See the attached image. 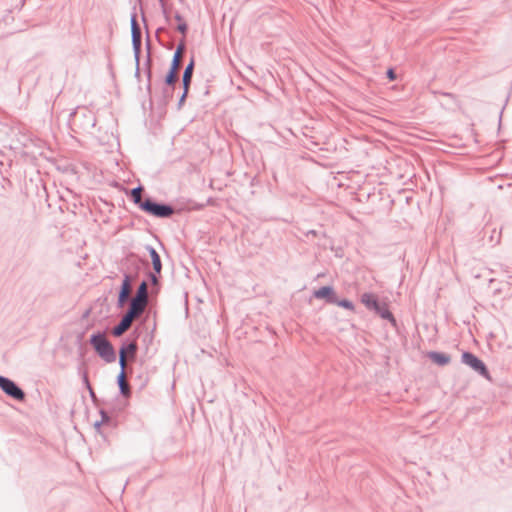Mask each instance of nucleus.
<instances>
[{
  "label": "nucleus",
  "instance_id": "nucleus-1",
  "mask_svg": "<svg viewBox=\"0 0 512 512\" xmlns=\"http://www.w3.org/2000/svg\"><path fill=\"white\" fill-rule=\"evenodd\" d=\"M90 344L96 353L106 362L113 363L116 361V352L112 344L107 340L104 334L97 333L90 337Z\"/></svg>",
  "mask_w": 512,
  "mask_h": 512
},
{
  "label": "nucleus",
  "instance_id": "nucleus-2",
  "mask_svg": "<svg viewBox=\"0 0 512 512\" xmlns=\"http://www.w3.org/2000/svg\"><path fill=\"white\" fill-rule=\"evenodd\" d=\"M141 210L158 218H169L174 214V208L171 205L155 202L151 198H146L141 203Z\"/></svg>",
  "mask_w": 512,
  "mask_h": 512
},
{
  "label": "nucleus",
  "instance_id": "nucleus-3",
  "mask_svg": "<svg viewBox=\"0 0 512 512\" xmlns=\"http://www.w3.org/2000/svg\"><path fill=\"white\" fill-rule=\"evenodd\" d=\"M461 361L462 363L472 368L475 372L480 374L482 377H484L486 380L492 381L491 375L485 363L473 353L464 352L461 356Z\"/></svg>",
  "mask_w": 512,
  "mask_h": 512
},
{
  "label": "nucleus",
  "instance_id": "nucleus-4",
  "mask_svg": "<svg viewBox=\"0 0 512 512\" xmlns=\"http://www.w3.org/2000/svg\"><path fill=\"white\" fill-rule=\"evenodd\" d=\"M132 48L136 61V76L139 75V62L141 53V29L136 19V14L131 16Z\"/></svg>",
  "mask_w": 512,
  "mask_h": 512
},
{
  "label": "nucleus",
  "instance_id": "nucleus-5",
  "mask_svg": "<svg viewBox=\"0 0 512 512\" xmlns=\"http://www.w3.org/2000/svg\"><path fill=\"white\" fill-rule=\"evenodd\" d=\"M0 388L6 395L17 401L25 399V392L14 381L2 375H0Z\"/></svg>",
  "mask_w": 512,
  "mask_h": 512
},
{
  "label": "nucleus",
  "instance_id": "nucleus-6",
  "mask_svg": "<svg viewBox=\"0 0 512 512\" xmlns=\"http://www.w3.org/2000/svg\"><path fill=\"white\" fill-rule=\"evenodd\" d=\"M132 291L131 277L128 274H124V278L122 284L120 286L117 306L122 308L130 298V294Z\"/></svg>",
  "mask_w": 512,
  "mask_h": 512
},
{
  "label": "nucleus",
  "instance_id": "nucleus-7",
  "mask_svg": "<svg viewBox=\"0 0 512 512\" xmlns=\"http://www.w3.org/2000/svg\"><path fill=\"white\" fill-rule=\"evenodd\" d=\"M148 303L139 299L131 298L126 313L133 318H139L145 311Z\"/></svg>",
  "mask_w": 512,
  "mask_h": 512
},
{
  "label": "nucleus",
  "instance_id": "nucleus-8",
  "mask_svg": "<svg viewBox=\"0 0 512 512\" xmlns=\"http://www.w3.org/2000/svg\"><path fill=\"white\" fill-rule=\"evenodd\" d=\"M314 296L318 299L325 298L328 303L333 304L336 301V293L331 286H323L314 291Z\"/></svg>",
  "mask_w": 512,
  "mask_h": 512
},
{
  "label": "nucleus",
  "instance_id": "nucleus-9",
  "mask_svg": "<svg viewBox=\"0 0 512 512\" xmlns=\"http://www.w3.org/2000/svg\"><path fill=\"white\" fill-rule=\"evenodd\" d=\"M117 384L122 396L129 397L131 395V388L126 380V372H123V370H120L117 376Z\"/></svg>",
  "mask_w": 512,
  "mask_h": 512
},
{
  "label": "nucleus",
  "instance_id": "nucleus-10",
  "mask_svg": "<svg viewBox=\"0 0 512 512\" xmlns=\"http://www.w3.org/2000/svg\"><path fill=\"white\" fill-rule=\"evenodd\" d=\"M194 65H195L194 58H191L190 62L186 65L185 70L182 75V85H183V88H185L186 90H189V88H190L193 71H194Z\"/></svg>",
  "mask_w": 512,
  "mask_h": 512
},
{
  "label": "nucleus",
  "instance_id": "nucleus-11",
  "mask_svg": "<svg viewBox=\"0 0 512 512\" xmlns=\"http://www.w3.org/2000/svg\"><path fill=\"white\" fill-rule=\"evenodd\" d=\"M373 311L379 315L382 319L390 321L393 326L396 325V320L393 316V314L390 312L387 304L385 303H379L377 309H373Z\"/></svg>",
  "mask_w": 512,
  "mask_h": 512
},
{
  "label": "nucleus",
  "instance_id": "nucleus-12",
  "mask_svg": "<svg viewBox=\"0 0 512 512\" xmlns=\"http://www.w3.org/2000/svg\"><path fill=\"white\" fill-rule=\"evenodd\" d=\"M138 350L136 341L124 342L119 350V354L123 353L126 358H135Z\"/></svg>",
  "mask_w": 512,
  "mask_h": 512
},
{
  "label": "nucleus",
  "instance_id": "nucleus-13",
  "mask_svg": "<svg viewBox=\"0 0 512 512\" xmlns=\"http://www.w3.org/2000/svg\"><path fill=\"white\" fill-rule=\"evenodd\" d=\"M429 359L437 365L444 366L450 363L451 358L448 354L431 351L428 353Z\"/></svg>",
  "mask_w": 512,
  "mask_h": 512
},
{
  "label": "nucleus",
  "instance_id": "nucleus-14",
  "mask_svg": "<svg viewBox=\"0 0 512 512\" xmlns=\"http://www.w3.org/2000/svg\"><path fill=\"white\" fill-rule=\"evenodd\" d=\"M147 250L151 257L153 270L155 271V273L160 274L161 270H162V262H161V258L159 256L158 252L152 246H147Z\"/></svg>",
  "mask_w": 512,
  "mask_h": 512
},
{
  "label": "nucleus",
  "instance_id": "nucleus-15",
  "mask_svg": "<svg viewBox=\"0 0 512 512\" xmlns=\"http://www.w3.org/2000/svg\"><path fill=\"white\" fill-rule=\"evenodd\" d=\"M361 302L366 306L367 309L372 310L378 308V298L373 293H364L361 295Z\"/></svg>",
  "mask_w": 512,
  "mask_h": 512
},
{
  "label": "nucleus",
  "instance_id": "nucleus-16",
  "mask_svg": "<svg viewBox=\"0 0 512 512\" xmlns=\"http://www.w3.org/2000/svg\"><path fill=\"white\" fill-rule=\"evenodd\" d=\"M184 50H185V44H184V41H181L178 44L176 51L174 52L170 67L176 68V69L180 68L181 58H182V54H183Z\"/></svg>",
  "mask_w": 512,
  "mask_h": 512
},
{
  "label": "nucleus",
  "instance_id": "nucleus-17",
  "mask_svg": "<svg viewBox=\"0 0 512 512\" xmlns=\"http://www.w3.org/2000/svg\"><path fill=\"white\" fill-rule=\"evenodd\" d=\"M178 71L179 69L170 67L167 75L165 76V84L171 88L170 95H172L175 84L178 80Z\"/></svg>",
  "mask_w": 512,
  "mask_h": 512
},
{
  "label": "nucleus",
  "instance_id": "nucleus-18",
  "mask_svg": "<svg viewBox=\"0 0 512 512\" xmlns=\"http://www.w3.org/2000/svg\"><path fill=\"white\" fill-rule=\"evenodd\" d=\"M133 298L139 299V300H142V301L148 303V301H149L148 284L146 281H142L140 283V285L138 286V288L136 290V294Z\"/></svg>",
  "mask_w": 512,
  "mask_h": 512
},
{
  "label": "nucleus",
  "instance_id": "nucleus-19",
  "mask_svg": "<svg viewBox=\"0 0 512 512\" xmlns=\"http://www.w3.org/2000/svg\"><path fill=\"white\" fill-rule=\"evenodd\" d=\"M142 191H143V188L141 186L135 187L131 190L132 200L136 205L139 206L140 209H141V203L144 202V200L142 199Z\"/></svg>",
  "mask_w": 512,
  "mask_h": 512
},
{
  "label": "nucleus",
  "instance_id": "nucleus-20",
  "mask_svg": "<svg viewBox=\"0 0 512 512\" xmlns=\"http://www.w3.org/2000/svg\"><path fill=\"white\" fill-rule=\"evenodd\" d=\"M147 49H148L147 60H146V74H147V79H148L147 89L150 90L151 89L152 72H151V55H150V43L149 42H147Z\"/></svg>",
  "mask_w": 512,
  "mask_h": 512
},
{
  "label": "nucleus",
  "instance_id": "nucleus-21",
  "mask_svg": "<svg viewBox=\"0 0 512 512\" xmlns=\"http://www.w3.org/2000/svg\"><path fill=\"white\" fill-rule=\"evenodd\" d=\"M174 18L176 21H178L177 30L182 34H185L187 32L188 26L183 20V17L179 13H176Z\"/></svg>",
  "mask_w": 512,
  "mask_h": 512
},
{
  "label": "nucleus",
  "instance_id": "nucleus-22",
  "mask_svg": "<svg viewBox=\"0 0 512 512\" xmlns=\"http://www.w3.org/2000/svg\"><path fill=\"white\" fill-rule=\"evenodd\" d=\"M333 304H336V305H338L340 307H343V308H345L347 310H350V311L354 310L353 302L348 300V299L339 300L338 297H336V301Z\"/></svg>",
  "mask_w": 512,
  "mask_h": 512
},
{
  "label": "nucleus",
  "instance_id": "nucleus-23",
  "mask_svg": "<svg viewBox=\"0 0 512 512\" xmlns=\"http://www.w3.org/2000/svg\"><path fill=\"white\" fill-rule=\"evenodd\" d=\"M135 320V318H133L132 316L128 315L127 313H125L121 320H120V325L123 326L124 329H126V331L131 327L133 321Z\"/></svg>",
  "mask_w": 512,
  "mask_h": 512
},
{
  "label": "nucleus",
  "instance_id": "nucleus-24",
  "mask_svg": "<svg viewBox=\"0 0 512 512\" xmlns=\"http://www.w3.org/2000/svg\"><path fill=\"white\" fill-rule=\"evenodd\" d=\"M135 320V318H133L132 316L128 315L127 313H125L121 320H120V325L123 326L124 329H126V331L131 327L133 321Z\"/></svg>",
  "mask_w": 512,
  "mask_h": 512
},
{
  "label": "nucleus",
  "instance_id": "nucleus-25",
  "mask_svg": "<svg viewBox=\"0 0 512 512\" xmlns=\"http://www.w3.org/2000/svg\"><path fill=\"white\" fill-rule=\"evenodd\" d=\"M100 415H101V420L99 422L95 423V427L96 428H98L101 424H106V423H109L111 421L110 416L104 410L100 411Z\"/></svg>",
  "mask_w": 512,
  "mask_h": 512
},
{
  "label": "nucleus",
  "instance_id": "nucleus-26",
  "mask_svg": "<svg viewBox=\"0 0 512 512\" xmlns=\"http://www.w3.org/2000/svg\"><path fill=\"white\" fill-rule=\"evenodd\" d=\"M126 332V329L123 328L122 325H120V323H118L116 326L113 327L112 329V334L113 336L115 337H120L122 336L124 333Z\"/></svg>",
  "mask_w": 512,
  "mask_h": 512
},
{
  "label": "nucleus",
  "instance_id": "nucleus-27",
  "mask_svg": "<svg viewBox=\"0 0 512 512\" xmlns=\"http://www.w3.org/2000/svg\"><path fill=\"white\" fill-rule=\"evenodd\" d=\"M188 92H189V90H186L185 88H183V93H182V95H181V97H180V99L178 101V109L179 110L182 108V106H183V104H184V102L186 100V97L188 95Z\"/></svg>",
  "mask_w": 512,
  "mask_h": 512
},
{
  "label": "nucleus",
  "instance_id": "nucleus-28",
  "mask_svg": "<svg viewBox=\"0 0 512 512\" xmlns=\"http://www.w3.org/2000/svg\"><path fill=\"white\" fill-rule=\"evenodd\" d=\"M126 360H127V358L125 357V355L123 353H120L119 365H120V370H123V372H125V369H126Z\"/></svg>",
  "mask_w": 512,
  "mask_h": 512
},
{
  "label": "nucleus",
  "instance_id": "nucleus-29",
  "mask_svg": "<svg viewBox=\"0 0 512 512\" xmlns=\"http://www.w3.org/2000/svg\"><path fill=\"white\" fill-rule=\"evenodd\" d=\"M83 378H84V382L86 383L87 388L89 389L91 397H95L94 391H93V389H92V387H91V385L89 383V380H88V377H87L86 373L84 374Z\"/></svg>",
  "mask_w": 512,
  "mask_h": 512
},
{
  "label": "nucleus",
  "instance_id": "nucleus-30",
  "mask_svg": "<svg viewBox=\"0 0 512 512\" xmlns=\"http://www.w3.org/2000/svg\"><path fill=\"white\" fill-rule=\"evenodd\" d=\"M149 278H150L151 284H152L153 286H155V285H157V284H158V277H157V273H155V272H154V273L150 272V273H149Z\"/></svg>",
  "mask_w": 512,
  "mask_h": 512
},
{
  "label": "nucleus",
  "instance_id": "nucleus-31",
  "mask_svg": "<svg viewBox=\"0 0 512 512\" xmlns=\"http://www.w3.org/2000/svg\"><path fill=\"white\" fill-rule=\"evenodd\" d=\"M386 74L391 81L396 79V74L392 68L388 69Z\"/></svg>",
  "mask_w": 512,
  "mask_h": 512
},
{
  "label": "nucleus",
  "instance_id": "nucleus-32",
  "mask_svg": "<svg viewBox=\"0 0 512 512\" xmlns=\"http://www.w3.org/2000/svg\"><path fill=\"white\" fill-rule=\"evenodd\" d=\"M159 2L161 3L162 12H163L164 16L166 17V19L168 20V19H169V17H168V14H167L166 8H165L164 0H159Z\"/></svg>",
  "mask_w": 512,
  "mask_h": 512
},
{
  "label": "nucleus",
  "instance_id": "nucleus-33",
  "mask_svg": "<svg viewBox=\"0 0 512 512\" xmlns=\"http://www.w3.org/2000/svg\"><path fill=\"white\" fill-rule=\"evenodd\" d=\"M310 234L315 236L317 232L315 230H310L307 232V236H309Z\"/></svg>",
  "mask_w": 512,
  "mask_h": 512
}]
</instances>
